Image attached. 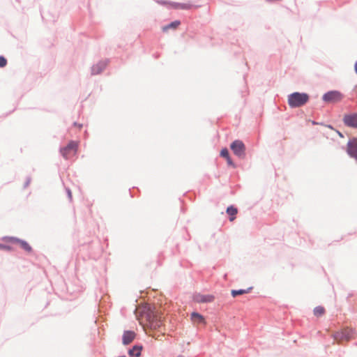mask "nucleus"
I'll list each match as a JSON object with an SVG mask.
<instances>
[{
  "label": "nucleus",
  "mask_w": 357,
  "mask_h": 357,
  "mask_svg": "<svg viewBox=\"0 0 357 357\" xmlns=\"http://www.w3.org/2000/svg\"><path fill=\"white\" fill-rule=\"evenodd\" d=\"M162 315L160 312L149 307L142 314L146 326L150 331L159 330L162 327Z\"/></svg>",
  "instance_id": "nucleus-1"
},
{
  "label": "nucleus",
  "mask_w": 357,
  "mask_h": 357,
  "mask_svg": "<svg viewBox=\"0 0 357 357\" xmlns=\"http://www.w3.org/2000/svg\"><path fill=\"white\" fill-rule=\"evenodd\" d=\"M309 100V96L305 93L295 92L288 96L289 105L294 107H299L304 105Z\"/></svg>",
  "instance_id": "nucleus-2"
},
{
  "label": "nucleus",
  "mask_w": 357,
  "mask_h": 357,
  "mask_svg": "<svg viewBox=\"0 0 357 357\" xmlns=\"http://www.w3.org/2000/svg\"><path fill=\"white\" fill-rule=\"evenodd\" d=\"M354 331L351 328H343L333 333L332 337L337 344L348 342L354 338Z\"/></svg>",
  "instance_id": "nucleus-3"
},
{
  "label": "nucleus",
  "mask_w": 357,
  "mask_h": 357,
  "mask_svg": "<svg viewBox=\"0 0 357 357\" xmlns=\"http://www.w3.org/2000/svg\"><path fill=\"white\" fill-rule=\"evenodd\" d=\"M77 147L78 142L70 141L66 147L61 149V153L63 158L69 159L76 154Z\"/></svg>",
  "instance_id": "nucleus-4"
},
{
  "label": "nucleus",
  "mask_w": 357,
  "mask_h": 357,
  "mask_svg": "<svg viewBox=\"0 0 357 357\" xmlns=\"http://www.w3.org/2000/svg\"><path fill=\"white\" fill-rule=\"evenodd\" d=\"M342 97L339 91H332L323 96V100L328 103H336L341 101Z\"/></svg>",
  "instance_id": "nucleus-5"
},
{
  "label": "nucleus",
  "mask_w": 357,
  "mask_h": 357,
  "mask_svg": "<svg viewBox=\"0 0 357 357\" xmlns=\"http://www.w3.org/2000/svg\"><path fill=\"white\" fill-rule=\"evenodd\" d=\"M231 149L235 155L238 157H243L245 155V145L243 142L236 140L231 144Z\"/></svg>",
  "instance_id": "nucleus-6"
},
{
  "label": "nucleus",
  "mask_w": 357,
  "mask_h": 357,
  "mask_svg": "<svg viewBox=\"0 0 357 357\" xmlns=\"http://www.w3.org/2000/svg\"><path fill=\"white\" fill-rule=\"evenodd\" d=\"M343 121L346 126L357 128V113L345 115Z\"/></svg>",
  "instance_id": "nucleus-7"
},
{
  "label": "nucleus",
  "mask_w": 357,
  "mask_h": 357,
  "mask_svg": "<svg viewBox=\"0 0 357 357\" xmlns=\"http://www.w3.org/2000/svg\"><path fill=\"white\" fill-rule=\"evenodd\" d=\"M347 153L353 158H357V139H351L347 144Z\"/></svg>",
  "instance_id": "nucleus-8"
},
{
  "label": "nucleus",
  "mask_w": 357,
  "mask_h": 357,
  "mask_svg": "<svg viewBox=\"0 0 357 357\" xmlns=\"http://www.w3.org/2000/svg\"><path fill=\"white\" fill-rule=\"evenodd\" d=\"M194 300L197 303H210L213 301L214 296L212 295L197 294L194 296Z\"/></svg>",
  "instance_id": "nucleus-9"
},
{
  "label": "nucleus",
  "mask_w": 357,
  "mask_h": 357,
  "mask_svg": "<svg viewBox=\"0 0 357 357\" xmlns=\"http://www.w3.org/2000/svg\"><path fill=\"white\" fill-rule=\"evenodd\" d=\"M135 337V333L133 331H126L123 335V344L125 345L130 344Z\"/></svg>",
  "instance_id": "nucleus-10"
},
{
  "label": "nucleus",
  "mask_w": 357,
  "mask_h": 357,
  "mask_svg": "<svg viewBox=\"0 0 357 357\" xmlns=\"http://www.w3.org/2000/svg\"><path fill=\"white\" fill-rule=\"evenodd\" d=\"M191 320L195 324H205V319L204 317L197 312H192L191 314Z\"/></svg>",
  "instance_id": "nucleus-11"
},
{
  "label": "nucleus",
  "mask_w": 357,
  "mask_h": 357,
  "mask_svg": "<svg viewBox=\"0 0 357 357\" xmlns=\"http://www.w3.org/2000/svg\"><path fill=\"white\" fill-rule=\"evenodd\" d=\"M105 62H100L92 68V73L96 75L100 73L106 66Z\"/></svg>",
  "instance_id": "nucleus-12"
},
{
  "label": "nucleus",
  "mask_w": 357,
  "mask_h": 357,
  "mask_svg": "<svg viewBox=\"0 0 357 357\" xmlns=\"http://www.w3.org/2000/svg\"><path fill=\"white\" fill-rule=\"evenodd\" d=\"M237 213H238L237 208L234 207V206H229L227 208V213L230 216L229 220L231 222L234 220V219L236 218V215L237 214Z\"/></svg>",
  "instance_id": "nucleus-13"
},
{
  "label": "nucleus",
  "mask_w": 357,
  "mask_h": 357,
  "mask_svg": "<svg viewBox=\"0 0 357 357\" xmlns=\"http://www.w3.org/2000/svg\"><path fill=\"white\" fill-rule=\"evenodd\" d=\"M142 349V347L141 346H134L129 350L128 354L130 356L139 357L141 355Z\"/></svg>",
  "instance_id": "nucleus-14"
},
{
  "label": "nucleus",
  "mask_w": 357,
  "mask_h": 357,
  "mask_svg": "<svg viewBox=\"0 0 357 357\" xmlns=\"http://www.w3.org/2000/svg\"><path fill=\"white\" fill-rule=\"evenodd\" d=\"M16 244H19L22 249L29 253L32 251L31 245L25 241L17 239Z\"/></svg>",
  "instance_id": "nucleus-15"
},
{
  "label": "nucleus",
  "mask_w": 357,
  "mask_h": 357,
  "mask_svg": "<svg viewBox=\"0 0 357 357\" xmlns=\"http://www.w3.org/2000/svg\"><path fill=\"white\" fill-rule=\"evenodd\" d=\"M180 24H181V22L178 20L172 22L170 24H169L168 25L163 26L162 31H167L169 29H176L180 25Z\"/></svg>",
  "instance_id": "nucleus-16"
},
{
  "label": "nucleus",
  "mask_w": 357,
  "mask_h": 357,
  "mask_svg": "<svg viewBox=\"0 0 357 357\" xmlns=\"http://www.w3.org/2000/svg\"><path fill=\"white\" fill-rule=\"evenodd\" d=\"M252 287L248 288L247 289L231 290V294L233 297H236L239 295L249 293Z\"/></svg>",
  "instance_id": "nucleus-17"
},
{
  "label": "nucleus",
  "mask_w": 357,
  "mask_h": 357,
  "mask_svg": "<svg viewBox=\"0 0 357 357\" xmlns=\"http://www.w3.org/2000/svg\"><path fill=\"white\" fill-rule=\"evenodd\" d=\"M313 312L316 317H321L325 313V309L322 306H317Z\"/></svg>",
  "instance_id": "nucleus-18"
},
{
  "label": "nucleus",
  "mask_w": 357,
  "mask_h": 357,
  "mask_svg": "<svg viewBox=\"0 0 357 357\" xmlns=\"http://www.w3.org/2000/svg\"><path fill=\"white\" fill-rule=\"evenodd\" d=\"M192 6L191 3H177L175 8L178 9H190Z\"/></svg>",
  "instance_id": "nucleus-19"
},
{
  "label": "nucleus",
  "mask_w": 357,
  "mask_h": 357,
  "mask_svg": "<svg viewBox=\"0 0 357 357\" xmlns=\"http://www.w3.org/2000/svg\"><path fill=\"white\" fill-rule=\"evenodd\" d=\"M17 238H15V237H4L3 238V240L6 242V243H17Z\"/></svg>",
  "instance_id": "nucleus-20"
},
{
  "label": "nucleus",
  "mask_w": 357,
  "mask_h": 357,
  "mask_svg": "<svg viewBox=\"0 0 357 357\" xmlns=\"http://www.w3.org/2000/svg\"><path fill=\"white\" fill-rule=\"evenodd\" d=\"M147 333L149 334V335H150V336L153 337V338H155V340H162V339L160 337V335H156V333H151V331H149V333ZM164 334H165V333H162L161 334V336H164Z\"/></svg>",
  "instance_id": "nucleus-21"
},
{
  "label": "nucleus",
  "mask_w": 357,
  "mask_h": 357,
  "mask_svg": "<svg viewBox=\"0 0 357 357\" xmlns=\"http://www.w3.org/2000/svg\"><path fill=\"white\" fill-rule=\"evenodd\" d=\"M220 155L225 159L229 157V151L227 149H222L220 152Z\"/></svg>",
  "instance_id": "nucleus-22"
},
{
  "label": "nucleus",
  "mask_w": 357,
  "mask_h": 357,
  "mask_svg": "<svg viewBox=\"0 0 357 357\" xmlns=\"http://www.w3.org/2000/svg\"><path fill=\"white\" fill-rule=\"evenodd\" d=\"M7 64V60L3 56H0V67L3 68Z\"/></svg>",
  "instance_id": "nucleus-23"
},
{
  "label": "nucleus",
  "mask_w": 357,
  "mask_h": 357,
  "mask_svg": "<svg viewBox=\"0 0 357 357\" xmlns=\"http://www.w3.org/2000/svg\"><path fill=\"white\" fill-rule=\"evenodd\" d=\"M0 249L1 250H10L11 248L8 245L0 244Z\"/></svg>",
  "instance_id": "nucleus-24"
},
{
  "label": "nucleus",
  "mask_w": 357,
  "mask_h": 357,
  "mask_svg": "<svg viewBox=\"0 0 357 357\" xmlns=\"http://www.w3.org/2000/svg\"><path fill=\"white\" fill-rule=\"evenodd\" d=\"M227 164L230 166H234L233 162L231 161V159L230 157L226 158Z\"/></svg>",
  "instance_id": "nucleus-25"
},
{
  "label": "nucleus",
  "mask_w": 357,
  "mask_h": 357,
  "mask_svg": "<svg viewBox=\"0 0 357 357\" xmlns=\"http://www.w3.org/2000/svg\"><path fill=\"white\" fill-rule=\"evenodd\" d=\"M74 126L77 128L78 129H81L82 128V124H79V123H74Z\"/></svg>",
  "instance_id": "nucleus-26"
},
{
  "label": "nucleus",
  "mask_w": 357,
  "mask_h": 357,
  "mask_svg": "<svg viewBox=\"0 0 357 357\" xmlns=\"http://www.w3.org/2000/svg\"><path fill=\"white\" fill-rule=\"evenodd\" d=\"M355 71L357 73V62L355 63Z\"/></svg>",
  "instance_id": "nucleus-27"
},
{
  "label": "nucleus",
  "mask_w": 357,
  "mask_h": 357,
  "mask_svg": "<svg viewBox=\"0 0 357 357\" xmlns=\"http://www.w3.org/2000/svg\"><path fill=\"white\" fill-rule=\"evenodd\" d=\"M312 123L314 124V125L317 124V123L314 122V121H312Z\"/></svg>",
  "instance_id": "nucleus-28"
},
{
  "label": "nucleus",
  "mask_w": 357,
  "mask_h": 357,
  "mask_svg": "<svg viewBox=\"0 0 357 357\" xmlns=\"http://www.w3.org/2000/svg\"><path fill=\"white\" fill-rule=\"evenodd\" d=\"M69 196L71 197V192H68Z\"/></svg>",
  "instance_id": "nucleus-29"
},
{
  "label": "nucleus",
  "mask_w": 357,
  "mask_h": 357,
  "mask_svg": "<svg viewBox=\"0 0 357 357\" xmlns=\"http://www.w3.org/2000/svg\"><path fill=\"white\" fill-rule=\"evenodd\" d=\"M177 357H184V356H177Z\"/></svg>",
  "instance_id": "nucleus-30"
}]
</instances>
